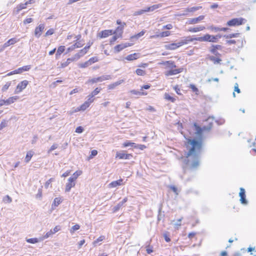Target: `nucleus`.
Here are the masks:
<instances>
[{
  "instance_id": "864d4df0",
  "label": "nucleus",
  "mask_w": 256,
  "mask_h": 256,
  "mask_svg": "<svg viewBox=\"0 0 256 256\" xmlns=\"http://www.w3.org/2000/svg\"><path fill=\"white\" fill-rule=\"evenodd\" d=\"M80 228V226L78 224H76L72 226V228L70 230V232L72 234H73L76 230H79Z\"/></svg>"
},
{
  "instance_id": "4be33fe9",
  "label": "nucleus",
  "mask_w": 256,
  "mask_h": 256,
  "mask_svg": "<svg viewBox=\"0 0 256 256\" xmlns=\"http://www.w3.org/2000/svg\"><path fill=\"white\" fill-rule=\"evenodd\" d=\"M165 48L167 50H174L180 46V42L172 43L165 45Z\"/></svg>"
},
{
  "instance_id": "3c124183",
  "label": "nucleus",
  "mask_w": 256,
  "mask_h": 256,
  "mask_svg": "<svg viewBox=\"0 0 256 256\" xmlns=\"http://www.w3.org/2000/svg\"><path fill=\"white\" fill-rule=\"evenodd\" d=\"M10 86H11V82H6V84L4 85V86H2V92H6V90H8V88H10Z\"/></svg>"
},
{
  "instance_id": "49530a36",
  "label": "nucleus",
  "mask_w": 256,
  "mask_h": 256,
  "mask_svg": "<svg viewBox=\"0 0 256 256\" xmlns=\"http://www.w3.org/2000/svg\"><path fill=\"white\" fill-rule=\"evenodd\" d=\"M110 78V76H98V78H96V80H97V82H102L104 80H108Z\"/></svg>"
},
{
  "instance_id": "f3484780",
  "label": "nucleus",
  "mask_w": 256,
  "mask_h": 256,
  "mask_svg": "<svg viewBox=\"0 0 256 256\" xmlns=\"http://www.w3.org/2000/svg\"><path fill=\"white\" fill-rule=\"evenodd\" d=\"M18 41V40H16V38H12L8 40L2 46V48L0 50V52L2 51L5 48L10 46V45L15 44Z\"/></svg>"
},
{
  "instance_id": "bf43d9fd",
  "label": "nucleus",
  "mask_w": 256,
  "mask_h": 256,
  "mask_svg": "<svg viewBox=\"0 0 256 256\" xmlns=\"http://www.w3.org/2000/svg\"><path fill=\"white\" fill-rule=\"evenodd\" d=\"M173 88L174 90L176 92L178 95H182V94L181 93L180 88V87L178 85H176L174 86Z\"/></svg>"
},
{
  "instance_id": "f704fd0d",
  "label": "nucleus",
  "mask_w": 256,
  "mask_h": 256,
  "mask_svg": "<svg viewBox=\"0 0 256 256\" xmlns=\"http://www.w3.org/2000/svg\"><path fill=\"white\" fill-rule=\"evenodd\" d=\"M164 98L165 100L170 101L172 102H174L176 98L171 96L168 93L166 92L164 94Z\"/></svg>"
},
{
  "instance_id": "f257e3e1",
  "label": "nucleus",
  "mask_w": 256,
  "mask_h": 256,
  "mask_svg": "<svg viewBox=\"0 0 256 256\" xmlns=\"http://www.w3.org/2000/svg\"><path fill=\"white\" fill-rule=\"evenodd\" d=\"M202 146V142L201 140L188 139L187 140L186 146L188 151L186 154V157L188 158L192 156L194 159L190 166L192 168H195L199 165L198 154L201 150Z\"/></svg>"
},
{
  "instance_id": "2eb2a0df",
  "label": "nucleus",
  "mask_w": 256,
  "mask_h": 256,
  "mask_svg": "<svg viewBox=\"0 0 256 256\" xmlns=\"http://www.w3.org/2000/svg\"><path fill=\"white\" fill-rule=\"evenodd\" d=\"M204 18V16L203 15H201L198 16L197 18H190L187 22L186 24H198L200 21H202Z\"/></svg>"
},
{
  "instance_id": "f03ea898",
  "label": "nucleus",
  "mask_w": 256,
  "mask_h": 256,
  "mask_svg": "<svg viewBox=\"0 0 256 256\" xmlns=\"http://www.w3.org/2000/svg\"><path fill=\"white\" fill-rule=\"evenodd\" d=\"M160 64L164 66L166 70L164 74L166 77L178 74L184 70L182 68H177L174 62L172 60L164 61L160 62Z\"/></svg>"
},
{
  "instance_id": "f8f14e48",
  "label": "nucleus",
  "mask_w": 256,
  "mask_h": 256,
  "mask_svg": "<svg viewBox=\"0 0 256 256\" xmlns=\"http://www.w3.org/2000/svg\"><path fill=\"white\" fill-rule=\"evenodd\" d=\"M45 28V26L43 24H40L38 26H36L34 31V34L36 38H39L42 34L44 29Z\"/></svg>"
},
{
  "instance_id": "0eeeda50",
  "label": "nucleus",
  "mask_w": 256,
  "mask_h": 256,
  "mask_svg": "<svg viewBox=\"0 0 256 256\" xmlns=\"http://www.w3.org/2000/svg\"><path fill=\"white\" fill-rule=\"evenodd\" d=\"M148 63H142L138 66V68L136 70L135 73L138 76H144L146 74V68L148 66Z\"/></svg>"
},
{
  "instance_id": "ea45409f",
  "label": "nucleus",
  "mask_w": 256,
  "mask_h": 256,
  "mask_svg": "<svg viewBox=\"0 0 256 256\" xmlns=\"http://www.w3.org/2000/svg\"><path fill=\"white\" fill-rule=\"evenodd\" d=\"M105 239L104 236H100L96 240H94L92 242V244L94 246H96L99 242L103 241Z\"/></svg>"
},
{
  "instance_id": "7ed1b4c3",
  "label": "nucleus",
  "mask_w": 256,
  "mask_h": 256,
  "mask_svg": "<svg viewBox=\"0 0 256 256\" xmlns=\"http://www.w3.org/2000/svg\"><path fill=\"white\" fill-rule=\"evenodd\" d=\"M116 24L120 26L114 30V35L110 40L109 42L110 44H113L118 38L122 37L124 28L126 26V23L122 22L120 20H116Z\"/></svg>"
},
{
  "instance_id": "79ce46f5",
  "label": "nucleus",
  "mask_w": 256,
  "mask_h": 256,
  "mask_svg": "<svg viewBox=\"0 0 256 256\" xmlns=\"http://www.w3.org/2000/svg\"><path fill=\"white\" fill-rule=\"evenodd\" d=\"M26 6H27V4L26 3V2L24 4H19L16 6L17 12H20V10H21L23 9L26 8Z\"/></svg>"
},
{
  "instance_id": "0e129e2a",
  "label": "nucleus",
  "mask_w": 256,
  "mask_h": 256,
  "mask_svg": "<svg viewBox=\"0 0 256 256\" xmlns=\"http://www.w3.org/2000/svg\"><path fill=\"white\" fill-rule=\"evenodd\" d=\"M90 66V64L88 63V61H86V62L82 63V64H79V66L80 68H86L88 66Z\"/></svg>"
},
{
  "instance_id": "6e6d98bb",
  "label": "nucleus",
  "mask_w": 256,
  "mask_h": 256,
  "mask_svg": "<svg viewBox=\"0 0 256 256\" xmlns=\"http://www.w3.org/2000/svg\"><path fill=\"white\" fill-rule=\"evenodd\" d=\"M102 90V88L100 87H96L94 90L91 92L94 96L98 94Z\"/></svg>"
},
{
  "instance_id": "423d86ee",
  "label": "nucleus",
  "mask_w": 256,
  "mask_h": 256,
  "mask_svg": "<svg viewBox=\"0 0 256 256\" xmlns=\"http://www.w3.org/2000/svg\"><path fill=\"white\" fill-rule=\"evenodd\" d=\"M194 126L195 128L196 134H197L198 136H201L202 135V134L204 132L208 131L211 129L212 127V123H210L208 126H204L203 128H201L198 124H197L196 123H194Z\"/></svg>"
},
{
  "instance_id": "aec40b11",
  "label": "nucleus",
  "mask_w": 256,
  "mask_h": 256,
  "mask_svg": "<svg viewBox=\"0 0 256 256\" xmlns=\"http://www.w3.org/2000/svg\"><path fill=\"white\" fill-rule=\"evenodd\" d=\"M239 196L240 198V201L241 203L242 204H246L247 201L246 199V192H245V190L244 188H240V192L239 193Z\"/></svg>"
},
{
  "instance_id": "7c9ffc66",
  "label": "nucleus",
  "mask_w": 256,
  "mask_h": 256,
  "mask_svg": "<svg viewBox=\"0 0 256 256\" xmlns=\"http://www.w3.org/2000/svg\"><path fill=\"white\" fill-rule=\"evenodd\" d=\"M66 48L64 46H59L58 48L56 56V58H58L65 50Z\"/></svg>"
},
{
  "instance_id": "6ab92c4d",
  "label": "nucleus",
  "mask_w": 256,
  "mask_h": 256,
  "mask_svg": "<svg viewBox=\"0 0 256 256\" xmlns=\"http://www.w3.org/2000/svg\"><path fill=\"white\" fill-rule=\"evenodd\" d=\"M76 185V182L72 180V178H69L68 180V182L66 184L65 191L66 192H70L72 188H74Z\"/></svg>"
},
{
  "instance_id": "c9c22d12",
  "label": "nucleus",
  "mask_w": 256,
  "mask_h": 256,
  "mask_svg": "<svg viewBox=\"0 0 256 256\" xmlns=\"http://www.w3.org/2000/svg\"><path fill=\"white\" fill-rule=\"evenodd\" d=\"M188 87L191 89L192 91L196 95L200 94V91L198 88L194 84H190Z\"/></svg>"
},
{
  "instance_id": "c03bdc74",
  "label": "nucleus",
  "mask_w": 256,
  "mask_h": 256,
  "mask_svg": "<svg viewBox=\"0 0 256 256\" xmlns=\"http://www.w3.org/2000/svg\"><path fill=\"white\" fill-rule=\"evenodd\" d=\"M94 94H92V93H90L88 96V100H86L90 105L92 103L94 100Z\"/></svg>"
},
{
  "instance_id": "c756f323",
  "label": "nucleus",
  "mask_w": 256,
  "mask_h": 256,
  "mask_svg": "<svg viewBox=\"0 0 256 256\" xmlns=\"http://www.w3.org/2000/svg\"><path fill=\"white\" fill-rule=\"evenodd\" d=\"M162 6V4H154L150 6H148L145 9L146 12H153L156 10L158 8H159L161 7Z\"/></svg>"
},
{
  "instance_id": "052dcab7",
  "label": "nucleus",
  "mask_w": 256,
  "mask_h": 256,
  "mask_svg": "<svg viewBox=\"0 0 256 256\" xmlns=\"http://www.w3.org/2000/svg\"><path fill=\"white\" fill-rule=\"evenodd\" d=\"M26 242L30 244H36L38 242V240L37 238H31L26 240Z\"/></svg>"
},
{
  "instance_id": "de8ad7c7",
  "label": "nucleus",
  "mask_w": 256,
  "mask_h": 256,
  "mask_svg": "<svg viewBox=\"0 0 256 256\" xmlns=\"http://www.w3.org/2000/svg\"><path fill=\"white\" fill-rule=\"evenodd\" d=\"M135 146L134 142H132L130 141H126L122 144V147L126 148L129 146Z\"/></svg>"
},
{
  "instance_id": "1a4fd4ad",
  "label": "nucleus",
  "mask_w": 256,
  "mask_h": 256,
  "mask_svg": "<svg viewBox=\"0 0 256 256\" xmlns=\"http://www.w3.org/2000/svg\"><path fill=\"white\" fill-rule=\"evenodd\" d=\"M132 157V154H126L124 151L118 152L116 154V158L119 160H130Z\"/></svg>"
},
{
  "instance_id": "37998d69",
  "label": "nucleus",
  "mask_w": 256,
  "mask_h": 256,
  "mask_svg": "<svg viewBox=\"0 0 256 256\" xmlns=\"http://www.w3.org/2000/svg\"><path fill=\"white\" fill-rule=\"evenodd\" d=\"M144 34H145V31L144 30H142L139 33L137 34H135V35H134V36H132L130 37V39H132V38L138 39L140 36H144Z\"/></svg>"
},
{
  "instance_id": "4468645a",
  "label": "nucleus",
  "mask_w": 256,
  "mask_h": 256,
  "mask_svg": "<svg viewBox=\"0 0 256 256\" xmlns=\"http://www.w3.org/2000/svg\"><path fill=\"white\" fill-rule=\"evenodd\" d=\"M222 48V46L220 44L216 45H212L210 48V52L214 54L216 56H220L221 55L220 53L218 52V50H221Z\"/></svg>"
},
{
  "instance_id": "bb28decb",
  "label": "nucleus",
  "mask_w": 256,
  "mask_h": 256,
  "mask_svg": "<svg viewBox=\"0 0 256 256\" xmlns=\"http://www.w3.org/2000/svg\"><path fill=\"white\" fill-rule=\"evenodd\" d=\"M208 29L212 32H220V31H223V32H226L228 30V28H218L216 26H211L208 28Z\"/></svg>"
},
{
  "instance_id": "473e14b6",
  "label": "nucleus",
  "mask_w": 256,
  "mask_h": 256,
  "mask_svg": "<svg viewBox=\"0 0 256 256\" xmlns=\"http://www.w3.org/2000/svg\"><path fill=\"white\" fill-rule=\"evenodd\" d=\"M209 60L212 61L214 64H220V62L222 61V60L219 56H210L209 57Z\"/></svg>"
},
{
  "instance_id": "72a5a7b5",
  "label": "nucleus",
  "mask_w": 256,
  "mask_h": 256,
  "mask_svg": "<svg viewBox=\"0 0 256 256\" xmlns=\"http://www.w3.org/2000/svg\"><path fill=\"white\" fill-rule=\"evenodd\" d=\"M62 202V199L61 198H56L52 204V208H56Z\"/></svg>"
},
{
  "instance_id": "4c0bfd02",
  "label": "nucleus",
  "mask_w": 256,
  "mask_h": 256,
  "mask_svg": "<svg viewBox=\"0 0 256 256\" xmlns=\"http://www.w3.org/2000/svg\"><path fill=\"white\" fill-rule=\"evenodd\" d=\"M74 58H68L66 60V61L64 62H62L60 64V68H64L66 66H67L72 62L74 60Z\"/></svg>"
},
{
  "instance_id": "9b49d317",
  "label": "nucleus",
  "mask_w": 256,
  "mask_h": 256,
  "mask_svg": "<svg viewBox=\"0 0 256 256\" xmlns=\"http://www.w3.org/2000/svg\"><path fill=\"white\" fill-rule=\"evenodd\" d=\"M132 44H133L129 42L117 44L114 48V52L118 53L122 51V50L124 49L125 48L131 46H132Z\"/></svg>"
},
{
  "instance_id": "e2e57ef3",
  "label": "nucleus",
  "mask_w": 256,
  "mask_h": 256,
  "mask_svg": "<svg viewBox=\"0 0 256 256\" xmlns=\"http://www.w3.org/2000/svg\"><path fill=\"white\" fill-rule=\"evenodd\" d=\"M54 30L53 28H50L46 31L45 34V36H51L54 34Z\"/></svg>"
},
{
  "instance_id": "5fc2aeb1",
  "label": "nucleus",
  "mask_w": 256,
  "mask_h": 256,
  "mask_svg": "<svg viewBox=\"0 0 256 256\" xmlns=\"http://www.w3.org/2000/svg\"><path fill=\"white\" fill-rule=\"evenodd\" d=\"M98 60V58L96 56L92 57L90 58L88 61V63L90 64V66L92 65V64L97 62Z\"/></svg>"
},
{
  "instance_id": "ddd939ff",
  "label": "nucleus",
  "mask_w": 256,
  "mask_h": 256,
  "mask_svg": "<svg viewBox=\"0 0 256 256\" xmlns=\"http://www.w3.org/2000/svg\"><path fill=\"white\" fill-rule=\"evenodd\" d=\"M92 44H89L88 46H84L83 48L81 49L77 54H75V58H79L81 56L86 54L88 52V50L90 49Z\"/></svg>"
},
{
  "instance_id": "09e8293b",
  "label": "nucleus",
  "mask_w": 256,
  "mask_h": 256,
  "mask_svg": "<svg viewBox=\"0 0 256 256\" xmlns=\"http://www.w3.org/2000/svg\"><path fill=\"white\" fill-rule=\"evenodd\" d=\"M132 94L134 95H146L147 93L144 92H140L136 90H132L130 91Z\"/></svg>"
},
{
  "instance_id": "20e7f679",
  "label": "nucleus",
  "mask_w": 256,
  "mask_h": 256,
  "mask_svg": "<svg viewBox=\"0 0 256 256\" xmlns=\"http://www.w3.org/2000/svg\"><path fill=\"white\" fill-rule=\"evenodd\" d=\"M222 35H210V34H206L201 37H198V41L199 42H216L219 38H221Z\"/></svg>"
},
{
  "instance_id": "a18cd8bd",
  "label": "nucleus",
  "mask_w": 256,
  "mask_h": 256,
  "mask_svg": "<svg viewBox=\"0 0 256 256\" xmlns=\"http://www.w3.org/2000/svg\"><path fill=\"white\" fill-rule=\"evenodd\" d=\"M183 219L182 217L177 220L176 222L174 224V228L178 230L182 225V220Z\"/></svg>"
},
{
  "instance_id": "6e6552de",
  "label": "nucleus",
  "mask_w": 256,
  "mask_h": 256,
  "mask_svg": "<svg viewBox=\"0 0 256 256\" xmlns=\"http://www.w3.org/2000/svg\"><path fill=\"white\" fill-rule=\"evenodd\" d=\"M29 82L27 80H24L20 82L17 85L16 90H14L15 94H18L24 90L28 85V84Z\"/></svg>"
},
{
  "instance_id": "2f4dec72",
  "label": "nucleus",
  "mask_w": 256,
  "mask_h": 256,
  "mask_svg": "<svg viewBox=\"0 0 256 256\" xmlns=\"http://www.w3.org/2000/svg\"><path fill=\"white\" fill-rule=\"evenodd\" d=\"M34 152L32 150H30L28 152H27L26 154V157H25V162L26 163H28V162L32 158V156H34Z\"/></svg>"
},
{
  "instance_id": "39448f33",
  "label": "nucleus",
  "mask_w": 256,
  "mask_h": 256,
  "mask_svg": "<svg viewBox=\"0 0 256 256\" xmlns=\"http://www.w3.org/2000/svg\"><path fill=\"white\" fill-rule=\"evenodd\" d=\"M246 22V20L242 18H234L228 20L226 24L229 26H238L244 24Z\"/></svg>"
},
{
  "instance_id": "a878e982",
  "label": "nucleus",
  "mask_w": 256,
  "mask_h": 256,
  "mask_svg": "<svg viewBox=\"0 0 256 256\" xmlns=\"http://www.w3.org/2000/svg\"><path fill=\"white\" fill-rule=\"evenodd\" d=\"M205 26H199L194 28H190L188 31L190 32H197L202 30H204L205 29Z\"/></svg>"
},
{
  "instance_id": "a211bd4d",
  "label": "nucleus",
  "mask_w": 256,
  "mask_h": 256,
  "mask_svg": "<svg viewBox=\"0 0 256 256\" xmlns=\"http://www.w3.org/2000/svg\"><path fill=\"white\" fill-rule=\"evenodd\" d=\"M82 36L79 34L75 36V38L76 39V42L74 43V45L76 47V48H80L83 46L84 45L83 43V41L81 40Z\"/></svg>"
},
{
  "instance_id": "69168bd1",
  "label": "nucleus",
  "mask_w": 256,
  "mask_h": 256,
  "mask_svg": "<svg viewBox=\"0 0 256 256\" xmlns=\"http://www.w3.org/2000/svg\"><path fill=\"white\" fill-rule=\"evenodd\" d=\"M87 82L89 84H94L97 83L98 82H97L96 78H94L89 79L88 80Z\"/></svg>"
},
{
  "instance_id": "9d476101",
  "label": "nucleus",
  "mask_w": 256,
  "mask_h": 256,
  "mask_svg": "<svg viewBox=\"0 0 256 256\" xmlns=\"http://www.w3.org/2000/svg\"><path fill=\"white\" fill-rule=\"evenodd\" d=\"M114 33L112 30H104L98 32L97 36L100 38H104L114 34Z\"/></svg>"
},
{
  "instance_id": "680f3d73",
  "label": "nucleus",
  "mask_w": 256,
  "mask_h": 256,
  "mask_svg": "<svg viewBox=\"0 0 256 256\" xmlns=\"http://www.w3.org/2000/svg\"><path fill=\"white\" fill-rule=\"evenodd\" d=\"M54 234L53 233V232H52V230H50V231L48 232L44 236H43V239H46V238H47L50 236H51L52 234Z\"/></svg>"
},
{
  "instance_id": "b1692460",
  "label": "nucleus",
  "mask_w": 256,
  "mask_h": 256,
  "mask_svg": "<svg viewBox=\"0 0 256 256\" xmlns=\"http://www.w3.org/2000/svg\"><path fill=\"white\" fill-rule=\"evenodd\" d=\"M128 198H124L122 202L118 203L116 206H115L113 208V212H116L118 211L122 206L123 205L128 201Z\"/></svg>"
},
{
  "instance_id": "8fccbe9b",
  "label": "nucleus",
  "mask_w": 256,
  "mask_h": 256,
  "mask_svg": "<svg viewBox=\"0 0 256 256\" xmlns=\"http://www.w3.org/2000/svg\"><path fill=\"white\" fill-rule=\"evenodd\" d=\"M239 36H240L239 33H233V34H230L228 35L224 36V37L226 38H237V37Z\"/></svg>"
},
{
  "instance_id": "58836bf2",
  "label": "nucleus",
  "mask_w": 256,
  "mask_h": 256,
  "mask_svg": "<svg viewBox=\"0 0 256 256\" xmlns=\"http://www.w3.org/2000/svg\"><path fill=\"white\" fill-rule=\"evenodd\" d=\"M30 66H24L20 68L17 69L18 74L22 72H23L28 71L30 69Z\"/></svg>"
},
{
  "instance_id": "13d9d810",
  "label": "nucleus",
  "mask_w": 256,
  "mask_h": 256,
  "mask_svg": "<svg viewBox=\"0 0 256 256\" xmlns=\"http://www.w3.org/2000/svg\"><path fill=\"white\" fill-rule=\"evenodd\" d=\"M98 154V151L96 150H94L91 151V154L88 157V160L92 159L94 156H96Z\"/></svg>"
},
{
  "instance_id": "e433bc0d",
  "label": "nucleus",
  "mask_w": 256,
  "mask_h": 256,
  "mask_svg": "<svg viewBox=\"0 0 256 256\" xmlns=\"http://www.w3.org/2000/svg\"><path fill=\"white\" fill-rule=\"evenodd\" d=\"M82 172L80 170H76L75 172H74L72 177H70V178H72V180H76L82 174Z\"/></svg>"
},
{
  "instance_id": "dca6fc26",
  "label": "nucleus",
  "mask_w": 256,
  "mask_h": 256,
  "mask_svg": "<svg viewBox=\"0 0 256 256\" xmlns=\"http://www.w3.org/2000/svg\"><path fill=\"white\" fill-rule=\"evenodd\" d=\"M198 37L197 38H192L191 36H188L186 37L184 39L180 41V46L186 44L189 42H192L194 40L198 41Z\"/></svg>"
},
{
  "instance_id": "5701e85b",
  "label": "nucleus",
  "mask_w": 256,
  "mask_h": 256,
  "mask_svg": "<svg viewBox=\"0 0 256 256\" xmlns=\"http://www.w3.org/2000/svg\"><path fill=\"white\" fill-rule=\"evenodd\" d=\"M140 57L138 53H134L127 56L126 59L128 61H132L138 59Z\"/></svg>"
},
{
  "instance_id": "c85d7f7f",
  "label": "nucleus",
  "mask_w": 256,
  "mask_h": 256,
  "mask_svg": "<svg viewBox=\"0 0 256 256\" xmlns=\"http://www.w3.org/2000/svg\"><path fill=\"white\" fill-rule=\"evenodd\" d=\"M19 98L18 96H15L8 98L7 100H5L6 105L10 104Z\"/></svg>"
},
{
  "instance_id": "603ef678",
  "label": "nucleus",
  "mask_w": 256,
  "mask_h": 256,
  "mask_svg": "<svg viewBox=\"0 0 256 256\" xmlns=\"http://www.w3.org/2000/svg\"><path fill=\"white\" fill-rule=\"evenodd\" d=\"M54 180V178H50L48 180H47L44 184V186L46 188H48L50 186L52 187V185H50V184Z\"/></svg>"
},
{
  "instance_id": "412c9836",
  "label": "nucleus",
  "mask_w": 256,
  "mask_h": 256,
  "mask_svg": "<svg viewBox=\"0 0 256 256\" xmlns=\"http://www.w3.org/2000/svg\"><path fill=\"white\" fill-rule=\"evenodd\" d=\"M90 104L86 102L85 101L80 106L78 107L74 111V112H78L80 111H84L86 110L89 106Z\"/></svg>"
},
{
  "instance_id": "cd10ccee",
  "label": "nucleus",
  "mask_w": 256,
  "mask_h": 256,
  "mask_svg": "<svg viewBox=\"0 0 256 256\" xmlns=\"http://www.w3.org/2000/svg\"><path fill=\"white\" fill-rule=\"evenodd\" d=\"M123 180L122 178H120L118 180L113 181L111 182L109 184L110 188H114L118 186H120L122 184Z\"/></svg>"
},
{
  "instance_id": "a19ab883",
  "label": "nucleus",
  "mask_w": 256,
  "mask_h": 256,
  "mask_svg": "<svg viewBox=\"0 0 256 256\" xmlns=\"http://www.w3.org/2000/svg\"><path fill=\"white\" fill-rule=\"evenodd\" d=\"M202 8V7L201 6H194V7H192V8H187L186 10V12H194L200 9H201Z\"/></svg>"
},
{
  "instance_id": "774afa93",
  "label": "nucleus",
  "mask_w": 256,
  "mask_h": 256,
  "mask_svg": "<svg viewBox=\"0 0 256 256\" xmlns=\"http://www.w3.org/2000/svg\"><path fill=\"white\" fill-rule=\"evenodd\" d=\"M58 147V144H53L50 148V150H48V152L50 153V152H52V150H54L55 149L57 148Z\"/></svg>"
},
{
  "instance_id": "393cba45",
  "label": "nucleus",
  "mask_w": 256,
  "mask_h": 256,
  "mask_svg": "<svg viewBox=\"0 0 256 256\" xmlns=\"http://www.w3.org/2000/svg\"><path fill=\"white\" fill-rule=\"evenodd\" d=\"M171 34V32L170 31H164L160 32V34H156V36H150L151 38H164L168 36Z\"/></svg>"
},
{
  "instance_id": "338daca9",
  "label": "nucleus",
  "mask_w": 256,
  "mask_h": 256,
  "mask_svg": "<svg viewBox=\"0 0 256 256\" xmlns=\"http://www.w3.org/2000/svg\"><path fill=\"white\" fill-rule=\"evenodd\" d=\"M118 84H119L118 82H115V83L112 84L108 86V90H112V89L114 88L116 86H118Z\"/></svg>"
},
{
  "instance_id": "4d7b16f0",
  "label": "nucleus",
  "mask_w": 256,
  "mask_h": 256,
  "mask_svg": "<svg viewBox=\"0 0 256 256\" xmlns=\"http://www.w3.org/2000/svg\"><path fill=\"white\" fill-rule=\"evenodd\" d=\"M146 252L148 254H150L154 252L152 246L148 244L146 246Z\"/></svg>"
}]
</instances>
